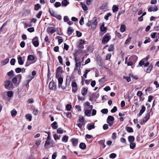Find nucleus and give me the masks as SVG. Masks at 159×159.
Here are the masks:
<instances>
[{
	"instance_id": "nucleus-60",
	"label": "nucleus",
	"mask_w": 159,
	"mask_h": 159,
	"mask_svg": "<svg viewBox=\"0 0 159 159\" xmlns=\"http://www.w3.org/2000/svg\"><path fill=\"white\" fill-rule=\"evenodd\" d=\"M42 12L41 11H40L37 14L36 16V17L38 19L40 18L41 15L42 14Z\"/></svg>"
},
{
	"instance_id": "nucleus-6",
	"label": "nucleus",
	"mask_w": 159,
	"mask_h": 159,
	"mask_svg": "<svg viewBox=\"0 0 159 159\" xmlns=\"http://www.w3.org/2000/svg\"><path fill=\"white\" fill-rule=\"evenodd\" d=\"M32 43L34 46L35 47H37L39 46V43L38 37L35 36L32 39Z\"/></svg>"
},
{
	"instance_id": "nucleus-51",
	"label": "nucleus",
	"mask_w": 159,
	"mask_h": 159,
	"mask_svg": "<svg viewBox=\"0 0 159 159\" xmlns=\"http://www.w3.org/2000/svg\"><path fill=\"white\" fill-rule=\"evenodd\" d=\"M91 70H90L86 69L85 70L84 73L83 75V76L85 78H87V75L88 74V72Z\"/></svg>"
},
{
	"instance_id": "nucleus-27",
	"label": "nucleus",
	"mask_w": 159,
	"mask_h": 159,
	"mask_svg": "<svg viewBox=\"0 0 159 159\" xmlns=\"http://www.w3.org/2000/svg\"><path fill=\"white\" fill-rule=\"evenodd\" d=\"M75 61L76 62L75 66V67H78L80 65V64H81L80 62H77V61H79V60H77V58L75 56Z\"/></svg>"
},
{
	"instance_id": "nucleus-42",
	"label": "nucleus",
	"mask_w": 159,
	"mask_h": 159,
	"mask_svg": "<svg viewBox=\"0 0 159 159\" xmlns=\"http://www.w3.org/2000/svg\"><path fill=\"white\" fill-rule=\"evenodd\" d=\"M111 14L110 13H107V14H106L104 17V18L106 20H107L108 19V18L109 16H111Z\"/></svg>"
},
{
	"instance_id": "nucleus-18",
	"label": "nucleus",
	"mask_w": 159,
	"mask_h": 159,
	"mask_svg": "<svg viewBox=\"0 0 159 159\" xmlns=\"http://www.w3.org/2000/svg\"><path fill=\"white\" fill-rule=\"evenodd\" d=\"M128 140L129 143L134 142L135 140L134 137L133 136L130 135L128 137Z\"/></svg>"
},
{
	"instance_id": "nucleus-3",
	"label": "nucleus",
	"mask_w": 159,
	"mask_h": 159,
	"mask_svg": "<svg viewBox=\"0 0 159 159\" xmlns=\"http://www.w3.org/2000/svg\"><path fill=\"white\" fill-rule=\"evenodd\" d=\"M5 88L8 90H11L13 88V84L11 83L10 81L8 80H6L4 84Z\"/></svg>"
},
{
	"instance_id": "nucleus-5",
	"label": "nucleus",
	"mask_w": 159,
	"mask_h": 159,
	"mask_svg": "<svg viewBox=\"0 0 159 159\" xmlns=\"http://www.w3.org/2000/svg\"><path fill=\"white\" fill-rule=\"evenodd\" d=\"M149 55L147 56L145 58L142 59L139 62V65L137 66L138 67L142 66L145 63L147 62L149 58Z\"/></svg>"
},
{
	"instance_id": "nucleus-12",
	"label": "nucleus",
	"mask_w": 159,
	"mask_h": 159,
	"mask_svg": "<svg viewBox=\"0 0 159 159\" xmlns=\"http://www.w3.org/2000/svg\"><path fill=\"white\" fill-rule=\"evenodd\" d=\"M17 59L18 63L20 65H22L23 64L24 60H23L22 57H21L20 55H18L17 56Z\"/></svg>"
},
{
	"instance_id": "nucleus-63",
	"label": "nucleus",
	"mask_w": 159,
	"mask_h": 159,
	"mask_svg": "<svg viewBox=\"0 0 159 159\" xmlns=\"http://www.w3.org/2000/svg\"><path fill=\"white\" fill-rule=\"evenodd\" d=\"M99 82L101 83H104L106 81L105 78L104 77H102L99 80Z\"/></svg>"
},
{
	"instance_id": "nucleus-25",
	"label": "nucleus",
	"mask_w": 159,
	"mask_h": 159,
	"mask_svg": "<svg viewBox=\"0 0 159 159\" xmlns=\"http://www.w3.org/2000/svg\"><path fill=\"white\" fill-rule=\"evenodd\" d=\"M69 3V2L67 0H63L61 2V4L62 5L64 6H67Z\"/></svg>"
},
{
	"instance_id": "nucleus-26",
	"label": "nucleus",
	"mask_w": 159,
	"mask_h": 159,
	"mask_svg": "<svg viewBox=\"0 0 159 159\" xmlns=\"http://www.w3.org/2000/svg\"><path fill=\"white\" fill-rule=\"evenodd\" d=\"M152 65H149L148 66V68L147 69L146 71V73H150L152 69Z\"/></svg>"
},
{
	"instance_id": "nucleus-45",
	"label": "nucleus",
	"mask_w": 159,
	"mask_h": 159,
	"mask_svg": "<svg viewBox=\"0 0 159 159\" xmlns=\"http://www.w3.org/2000/svg\"><path fill=\"white\" fill-rule=\"evenodd\" d=\"M57 133L58 134H62L63 133V130L61 128H59L57 129Z\"/></svg>"
},
{
	"instance_id": "nucleus-10",
	"label": "nucleus",
	"mask_w": 159,
	"mask_h": 159,
	"mask_svg": "<svg viewBox=\"0 0 159 159\" xmlns=\"http://www.w3.org/2000/svg\"><path fill=\"white\" fill-rule=\"evenodd\" d=\"M158 9L157 7V6L155 5L153 7H151L149 8L148 9V11L149 12H155L158 11Z\"/></svg>"
},
{
	"instance_id": "nucleus-24",
	"label": "nucleus",
	"mask_w": 159,
	"mask_h": 159,
	"mask_svg": "<svg viewBox=\"0 0 159 159\" xmlns=\"http://www.w3.org/2000/svg\"><path fill=\"white\" fill-rule=\"evenodd\" d=\"M80 4L84 10L86 11L88 10V8L84 3L82 2H81Z\"/></svg>"
},
{
	"instance_id": "nucleus-11",
	"label": "nucleus",
	"mask_w": 159,
	"mask_h": 159,
	"mask_svg": "<svg viewBox=\"0 0 159 159\" xmlns=\"http://www.w3.org/2000/svg\"><path fill=\"white\" fill-rule=\"evenodd\" d=\"M49 88L50 89L52 90H55L56 86L53 81L50 82L49 84Z\"/></svg>"
},
{
	"instance_id": "nucleus-15",
	"label": "nucleus",
	"mask_w": 159,
	"mask_h": 159,
	"mask_svg": "<svg viewBox=\"0 0 159 159\" xmlns=\"http://www.w3.org/2000/svg\"><path fill=\"white\" fill-rule=\"evenodd\" d=\"M100 30L102 32H104L105 33L107 32V28L104 26V24L103 23H102L101 25L100 26Z\"/></svg>"
},
{
	"instance_id": "nucleus-48",
	"label": "nucleus",
	"mask_w": 159,
	"mask_h": 159,
	"mask_svg": "<svg viewBox=\"0 0 159 159\" xmlns=\"http://www.w3.org/2000/svg\"><path fill=\"white\" fill-rule=\"evenodd\" d=\"M7 21H6L1 26V27L0 28V34H1V32H2V29L5 26L7 23Z\"/></svg>"
},
{
	"instance_id": "nucleus-50",
	"label": "nucleus",
	"mask_w": 159,
	"mask_h": 159,
	"mask_svg": "<svg viewBox=\"0 0 159 159\" xmlns=\"http://www.w3.org/2000/svg\"><path fill=\"white\" fill-rule=\"evenodd\" d=\"M48 78H49L51 76V72L50 70L49 66L48 65Z\"/></svg>"
},
{
	"instance_id": "nucleus-44",
	"label": "nucleus",
	"mask_w": 159,
	"mask_h": 159,
	"mask_svg": "<svg viewBox=\"0 0 159 159\" xmlns=\"http://www.w3.org/2000/svg\"><path fill=\"white\" fill-rule=\"evenodd\" d=\"M48 11L49 13L51 14V15L54 17H56V15L55 14L54 11H51L50 9H49Z\"/></svg>"
},
{
	"instance_id": "nucleus-56",
	"label": "nucleus",
	"mask_w": 159,
	"mask_h": 159,
	"mask_svg": "<svg viewBox=\"0 0 159 159\" xmlns=\"http://www.w3.org/2000/svg\"><path fill=\"white\" fill-rule=\"evenodd\" d=\"M114 50V45L112 44L110 45L109 48L108 49V51L109 52H111Z\"/></svg>"
},
{
	"instance_id": "nucleus-43",
	"label": "nucleus",
	"mask_w": 159,
	"mask_h": 159,
	"mask_svg": "<svg viewBox=\"0 0 159 159\" xmlns=\"http://www.w3.org/2000/svg\"><path fill=\"white\" fill-rule=\"evenodd\" d=\"M53 137L55 140H59L60 139V136L57 135L56 134H53Z\"/></svg>"
},
{
	"instance_id": "nucleus-14",
	"label": "nucleus",
	"mask_w": 159,
	"mask_h": 159,
	"mask_svg": "<svg viewBox=\"0 0 159 159\" xmlns=\"http://www.w3.org/2000/svg\"><path fill=\"white\" fill-rule=\"evenodd\" d=\"M95 123H93L92 124H89L87 125V128L88 130H90L92 129H94L95 128L94 126Z\"/></svg>"
},
{
	"instance_id": "nucleus-53",
	"label": "nucleus",
	"mask_w": 159,
	"mask_h": 159,
	"mask_svg": "<svg viewBox=\"0 0 159 159\" xmlns=\"http://www.w3.org/2000/svg\"><path fill=\"white\" fill-rule=\"evenodd\" d=\"M16 62V60L14 58H12L10 61V63L11 65L14 66L15 65Z\"/></svg>"
},
{
	"instance_id": "nucleus-19",
	"label": "nucleus",
	"mask_w": 159,
	"mask_h": 159,
	"mask_svg": "<svg viewBox=\"0 0 159 159\" xmlns=\"http://www.w3.org/2000/svg\"><path fill=\"white\" fill-rule=\"evenodd\" d=\"M87 89V88H83L81 90V93L83 96H85L87 94L88 92Z\"/></svg>"
},
{
	"instance_id": "nucleus-31",
	"label": "nucleus",
	"mask_w": 159,
	"mask_h": 159,
	"mask_svg": "<svg viewBox=\"0 0 159 159\" xmlns=\"http://www.w3.org/2000/svg\"><path fill=\"white\" fill-rule=\"evenodd\" d=\"M126 26L125 25H122L120 26V31L121 32H123L125 31Z\"/></svg>"
},
{
	"instance_id": "nucleus-8",
	"label": "nucleus",
	"mask_w": 159,
	"mask_h": 159,
	"mask_svg": "<svg viewBox=\"0 0 159 159\" xmlns=\"http://www.w3.org/2000/svg\"><path fill=\"white\" fill-rule=\"evenodd\" d=\"M56 78L58 79V86L60 87L63 82V77L62 75L59 76L58 77L56 76Z\"/></svg>"
},
{
	"instance_id": "nucleus-20",
	"label": "nucleus",
	"mask_w": 159,
	"mask_h": 159,
	"mask_svg": "<svg viewBox=\"0 0 159 159\" xmlns=\"http://www.w3.org/2000/svg\"><path fill=\"white\" fill-rule=\"evenodd\" d=\"M52 128L53 129H57L58 127L57 123L56 121L54 122L51 125Z\"/></svg>"
},
{
	"instance_id": "nucleus-2",
	"label": "nucleus",
	"mask_w": 159,
	"mask_h": 159,
	"mask_svg": "<svg viewBox=\"0 0 159 159\" xmlns=\"http://www.w3.org/2000/svg\"><path fill=\"white\" fill-rule=\"evenodd\" d=\"M151 110L152 108H150V106L149 104L147 110V113L146 114V116L143 119V123L146 122L149 119Z\"/></svg>"
},
{
	"instance_id": "nucleus-57",
	"label": "nucleus",
	"mask_w": 159,
	"mask_h": 159,
	"mask_svg": "<svg viewBox=\"0 0 159 159\" xmlns=\"http://www.w3.org/2000/svg\"><path fill=\"white\" fill-rule=\"evenodd\" d=\"M123 78L124 79H125L128 82H129L131 81L130 78L129 76H123Z\"/></svg>"
},
{
	"instance_id": "nucleus-52",
	"label": "nucleus",
	"mask_w": 159,
	"mask_h": 159,
	"mask_svg": "<svg viewBox=\"0 0 159 159\" xmlns=\"http://www.w3.org/2000/svg\"><path fill=\"white\" fill-rule=\"evenodd\" d=\"M101 111L103 114H106L108 113V110L107 109L104 108L102 109Z\"/></svg>"
},
{
	"instance_id": "nucleus-13",
	"label": "nucleus",
	"mask_w": 159,
	"mask_h": 159,
	"mask_svg": "<svg viewBox=\"0 0 159 159\" xmlns=\"http://www.w3.org/2000/svg\"><path fill=\"white\" fill-rule=\"evenodd\" d=\"M138 57L135 55L131 56L129 59V61H131L134 63L138 60Z\"/></svg>"
},
{
	"instance_id": "nucleus-54",
	"label": "nucleus",
	"mask_w": 159,
	"mask_h": 159,
	"mask_svg": "<svg viewBox=\"0 0 159 159\" xmlns=\"http://www.w3.org/2000/svg\"><path fill=\"white\" fill-rule=\"evenodd\" d=\"M79 23L81 25L84 24V18L83 16L81 17V19L79 21Z\"/></svg>"
},
{
	"instance_id": "nucleus-58",
	"label": "nucleus",
	"mask_w": 159,
	"mask_h": 159,
	"mask_svg": "<svg viewBox=\"0 0 159 159\" xmlns=\"http://www.w3.org/2000/svg\"><path fill=\"white\" fill-rule=\"evenodd\" d=\"M58 59L60 63L62 65L63 64V60L62 57L61 56H59L58 57Z\"/></svg>"
},
{
	"instance_id": "nucleus-64",
	"label": "nucleus",
	"mask_w": 159,
	"mask_h": 159,
	"mask_svg": "<svg viewBox=\"0 0 159 159\" xmlns=\"http://www.w3.org/2000/svg\"><path fill=\"white\" fill-rule=\"evenodd\" d=\"M57 155V152H54L52 155V159H55Z\"/></svg>"
},
{
	"instance_id": "nucleus-35",
	"label": "nucleus",
	"mask_w": 159,
	"mask_h": 159,
	"mask_svg": "<svg viewBox=\"0 0 159 159\" xmlns=\"http://www.w3.org/2000/svg\"><path fill=\"white\" fill-rule=\"evenodd\" d=\"M34 78V77H32L30 75H29L27 77V80H26V82H30L31 80Z\"/></svg>"
},
{
	"instance_id": "nucleus-33",
	"label": "nucleus",
	"mask_w": 159,
	"mask_h": 159,
	"mask_svg": "<svg viewBox=\"0 0 159 159\" xmlns=\"http://www.w3.org/2000/svg\"><path fill=\"white\" fill-rule=\"evenodd\" d=\"M114 118L113 117L111 116H109L107 119V121H113Z\"/></svg>"
},
{
	"instance_id": "nucleus-7",
	"label": "nucleus",
	"mask_w": 159,
	"mask_h": 159,
	"mask_svg": "<svg viewBox=\"0 0 159 159\" xmlns=\"http://www.w3.org/2000/svg\"><path fill=\"white\" fill-rule=\"evenodd\" d=\"M56 72V76L58 77L59 76L61 75V74L63 73L62 67L61 66L57 67V69Z\"/></svg>"
},
{
	"instance_id": "nucleus-22",
	"label": "nucleus",
	"mask_w": 159,
	"mask_h": 159,
	"mask_svg": "<svg viewBox=\"0 0 159 159\" xmlns=\"http://www.w3.org/2000/svg\"><path fill=\"white\" fill-rule=\"evenodd\" d=\"M125 129L126 131L128 133H132L134 132L133 128L129 126L126 127Z\"/></svg>"
},
{
	"instance_id": "nucleus-29",
	"label": "nucleus",
	"mask_w": 159,
	"mask_h": 159,
	"mask_svg": "<svg viewBox=\"0 0 159 159\" xmlns=\"http://www.w3.org/2000/svg\"><path fill=\"white\" fill-rule=\"evenodd\" d=\"M9 61V59L7 58L4 60L2 61L1 63L2 65L3 66L7 64Z\"/></svg>"
},
{
	"instance_id": "nucleus-49",
	"label": "nucleus",
	"mask_w": 159,
	"mask_h": 159,
	"mask_svg": "<svg viewBox=\"0 0 159 159\" xmlns=\"http://www.w3.org/2000/svg\"><path fill=\"white\" fill-rule=\"evenodd\" d=\"M13 93L12 91H9L7 93V95L9 97H11L13 96Z\"/></svg>"
},
{
	"instance_id": "nucleus-59",
	"label": "nucleus",
	"mask_w": 159,
	"mask_h": 159,
	"mask_svg": "<svg viewBox=\"0 0 159 159\" xmlns=\"http://www.w3.org/2000/svg\"><path fill=\"white\" fill-rule=\"evenodd\" d=\"M27 30L30 33L33 32L34 31V28L33 27L29 28L27 29Z\"/></svg>"
},
{
	"instance_id": "nucleus-16",
	"label": "nucleus",
	"mask_w": 159,
	"mask_h": 159,
	"mask_svg": "<svg viewBox=\"0 0 159 159\" xmlns=\"http://www.w3.org/2000/svg\"><path fill=\"white\" fill-rule=\"evenodd\" d=\"M146 109V108L144 106H143L142 107L141 109L139 111V114L137 116L138 117L141 116L142 114L144 112Z\"/></svg>"
},
{
	"instance_id": "nucleus-34",
	"label": "nucleus",
	"mask_w": 159,
	"mask_h": 159,
	"mask_svg": "<svg viewBox=\"0 0 159 159\" xmlns=\"http://www.w3.org/2000/svg\"><path fill=\"white\" fill-rule=\"evenodd\" d=\"M118 7L116 5H114L112 8V10L113 12L117 11L118 9Z\"/></svg>"
},
{
	"instance_id": "nucleus-47",
	"label": "nucleus",
	"mask_w": 159,
	"mask_h": 159,
	"mask_svg": "<svg viewBox=\"0 0 159 159\" xmlns=\"http://www.w3.org/2000/svg\"><path fill=\"white\" fill-rule=\"evenodd\" d=\"M30 11L29 10H26L23 13V15L25 16L28 15L30 13Z\"/></svg>"
},
{
	"instance_id": "nucleus-46",
	"label": "nucleus",
	"mask_w": 159,
	"mask_h": 159,
	"mask_svg": "<svg viewBox=\"0 0 159 159\" xmlns=\"http://www.w3.org/2000/svg\"><path fill=\"white\" fill-rule=\"evenodd\" d=\"M72 106L71 104H68L66 106V109L68 111H70L71 109Z\"/></svg>"
},
{
	"instance_id": "nucleus-39",
	"label": "nucleus",
	"mask_w": 159,
	"mask_h": 159,
	"mask_svg": "<svg viewBox=\"0 0 159 159\" xmlns=\"http://www.w3.org/2000/svg\"><path fill=\"white\" fill-rule=\"evenodd\" d=\"M129 146L130 149H134L136 146V144L133 142L130 143Z\"/></svg>"
},
{
	"instance_id": "nucleus-23",
	"label": "nucleus",
	"mask_w": 159,
	"mask_h": 159,
	"mask_svg": "<svg viewBox=\"0 0 159 159\" xmlns=\"http://www.w3.org/2000/svg\"><path fill=\"white\" fill-rule=\"evenodd\" d=\"M91 111V110H86L84 111L85 115L87 116H90Z\"/></svg>"
},
{
	"instance_id": "nucleus-4",
	"label": "nucleus",
	"mask_w": 159,
	"mask_h": 159,
	"mask_svg": "<svg viewBox=\"0 0 159 159\" xmlns=\"http://www.w3.org/2000/svg\"><path fill=\"white\" fill-rule=\"evenodd\" d=\"M111 37L109 34H106L103 37L102 40V42L104 44L107 43L110 40Z\"/></svg>"
},
{
	"instance_id": "nucleus-21",
	"label": "nucleus",
	"mask_w": 159,
	"mask_h": 159,
	"mask_svg": "<svg viewBox=\"0 0 159 159\" xmlns=\"http://www.w3.org/2000/svg\"><path fill=\"white\" fill-rule=\"evenodd\" d=\"M86 145L84 143H81L79 145V148L82 149H84L86 148Z\"/></svg>"
},
{
	"instance_id": "nucleus-36",
	"label": "nucleus",
	"mask_w": 159,
	"mask_h": 159,
	"mask_svg": "<svg viewBox=\"0 0 159 159\" xmlns=\"http://www.w3.org/2000/svg\"><path fill=\"white\" fill-rule=\"evenodd\" d=\"M25 117L27 119H28L29 121L31 120L32 116L31 114H27L25 116Z\"/></svg>"
},
{
	"instance_id": "nucleus-30",
	"label": "nucleus",
	"mask_w": 159,
	"mask_h": 159,
	"mask_svg": "<svg viewBox=\"0 0 159 159\" xmlns=\"http://www.w3.org/2000/svg\"><path fill=\"white\" fill-rule=\"evenodd\" d=\"M68 137L66 135H64L62 139V141L64 142H67L68 141Z\"/></svg>"
},
{
	"instance_id": "nucleus-17",
	"label": "nucleus",
	"mask_w": 159,
	"mask_h": 159,
	"mask_svg": "<svg viewBox=\"0 0 159 159\" xmlns=\"http://www.w3.org/2000/svg\"><path fill=\"white\" fill-rule=\"evenodd\" d=\"M98 143L99 144L101 145L103 148H105L106 145L105 144V140L104 139L100 140L98 142Z\"/></svg>"
},
{
	"instance_id": "nucleus-55",
	"label": "nucleus",
	"mask_w": 159,
	"mask_h": 159,
	"mask_svg": "<svg viewBox=\"0 0 159 159\" xmlns=\"http://www.w3.org/2000/svg\"><path fill=\"white\" fill-rule=\"evenodd\" d=\"M13 84H16L17 81V78H16V76L14 77L11 80Z\"/></svg>"
},
{
	"instance_id": "nucleus-41",
	"label": "nucleus",
	"mask_w": 159,
	"mask_h": 159,
	"mask_svg": "<svg viewBox=\"0 0 159 159\" xmlns=\"http://www.w3.org/2000/svg\"><path fill=\"white\" fill-rule=\"evenodd\" d=\"M11 115L12 116H15L17 114V111L15 109H13L11 111Z\"/></svg>"
},
{
	"instance_id": "nucleus-32",
	"label": "nucleus",
	"mask_w": 159,
	"mask_h": 159,
	"mask_svg": "<svg viewBox=\"0 0 159 159\" xmlns=\"http://www.w3.org/2000/svg\"><path fill=\"white\" fill-rule=\"evenodd\" d=\"M35 59L34 57L32 55H29L28 56L27 59L29 61H33Z\"/></svg>"
},
{
	"instance_id": "nucleus-1",
	"label": "nucleus",
	"mask_w": 159,
	"mask_h": 159,
	"mask_svg": "<svg viewBox=\"0 0 159 159\" xmlns=\"http://www.w3.org/2000/svg\"><path fill=\"white\" fill-rule=\"evenodd\" d=\"M45 142L44 147L45 149H48L52 147L53 145V141L51 139V138H47Z\"/></svg>"
},
{
	"instance_id": "nucleus-37",
	"label": "nucleus",
	"mask_w": 159,
	"mask_h": 159,
	"mask_svg": "<svg viewBox=\"0 0 159 159\" xmlns=\"http://www.w3.org/2000/svg\"><path fill=\"white\" fill-rule=\"evenodd\" d=\"M16 76V78H17V80H18V81H19L18 82L19 83L21 81V79H22L21 75L20 74H18V75H17Z\"/></svg>"
},
{
	"instance_id": "nucleus-61",
	"label": "nucleus",
	"mask_w": 159,
	"mask_h": 159,
	"mask_svg": "<svg viewBox=\"0 0 159 159\" xmlns=\"http://www.w3.org/2000/svg\"><path fill=\"white\" fill-rule=\"evenodd\" d=\"M107 5V3H104L103 4L102 6L100 7V8L101 10H103L105 9V7H106Z\"/></svg>"
},
{
	"instance_id": "nucleus-40",
	"label": "nucleus",
	"mask_w": 159,
	"mask_h": 159,
	"mask_svg": "<svg viewBox=\"0 0 159 159\" xmlns=\"http://www.w3.org/2000/svg\"><path fill=\"white\" fill-rule=\"evenodd\" d=\"M117 155L116 153H111L109 155V157L110 158L114 159L116 157Z\"/></svg>"
},
{
	"instance_id": "nucleus-28",
	"label": "nucleus",
	"mask_w": 159,
	"mask_h": 159,
	"mask_svg": "<svg viewBox=\"0 0 159 159\" xmlns=\"http://www.w3.org/2000/svg\"><path fill=\"white\" fill-rule=\"evenodd\" d=\"M73 30L72 27H69L67 30V33L69 35H70L73 32Z\"/></svg>"
},
{
	"instance_id": "nucleus-9",
	"label": "nucleus",
	"mask_w": 159,
	"mask_h": 159,
	"mask_svg": "<svg viewBox=\"0 0 159 159\" xmlns=\"http://www.w3.org/2000/svg\"><path fill=\"white\" fill-rule=\"evenodd\" d=\"M70 141L74 147H75L78 144V140L77 139L72 138L71 139Z\"/></svg>"
},
{
	"instance_id": "nucleus-62",
	"label": "nucleus",
	"mask_w": 159,
	"mask_h": 159,
	"mask_svg": "<svg viewBox=\"0 0 159 159\" xmlns=\"http://www.w3.org/2000/svg\"><path fill=\"white\" fill-rule=\"evenodd\" d=\"M22 69L19 67L16 68L15 70V72L17 73H20Z\"/></svg>"
},
{
	"instance_id": "nucleus-38",
	"label": "nucleus",
	"mask_w": 159,
	"mask_h": 159,
	"mask_svg": "<svg viewBox=\"0 0 159 159\" xmlns=\"http://www.w3.org/2000/svg\"><path fill=\"white\" fill-rule=\"evenodd\" d=\"M40 8H41V7L39 4H37L34 6V9L35 11H37Z\"/></svg>"
}]
</instances>
